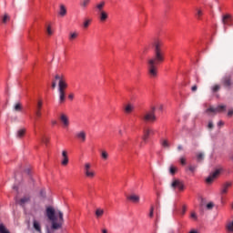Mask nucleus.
I'll list each match as a JSON object with an SVG mask.
<instances>
[{"label": "nucleus", "mask_w": 233, "mask_h": 233, "mask_svg": "<svg viewBox=\"0 0 233 233\" xmlns=\"http://www.w3.org/2000/svg\"><path fill=\"white\" fill-rule=\"evenodd\" d=\"M43 108V100H38L36 104L35 116L36 117H41V109Z\"/></svg>", "instance_id": "ddd939ff"}, {"label": "nucleus", "mask_w": 233, "mask_h": 233, "mask_svg": "<svg viewBox=\"0 0 233 233\" xmlns=\"http://www.w3.org/2000/svg\"><path fill=\"white\" fill-rule=\"evenodd\" d=\"M33 227L36 232H41V224L37 220L33 221Z\"/></svg>", "instance_id": "a878e982"}, {"label": "nucleus", "mask_w": 233, "mask_h": 233, "mask_svg": "<svg viewBox=\"0 0 233 233\" xmlns=\"http://www.w3.org/2000/svg\"><path fill=\"white\" fill-rule=\"evenodd\" d=\"M0 233H10V231L3 224H0Z\"/></svg>", "instance_id": "72a5a7b5"}, {"label": "nucleus", "mask_w": 233, "mask_h": 233, "mask_svg": "<svg viewBox=\"0 0 233 233\" xmlns=\"http://www.w3.org/2000/svg\"><path fill=\"white\" fill-rule=\"evenodd\" d=\"M191 218H192V219H198V215L196 214V212H192L191 213Z\"/></svg>", "instance_id": "de8ad7c7"}, {"label": "nucleus", "mask_w": 233, "mask_h": 233, "mask_svg": "<svg viewBox=\"0 0 233 233\" xmlns=\"http://www.w3.org/2000/svg\"><path fill=\"white\" fill-rule=\"evenodd\" d=\"M46 32L48 35H52V28L50 27V25L47 26Z\"/></svg>", "instance_id": "c03bdc74"}, {"label": "nucleus", "mask_w": 233, "mask_h": 233, "mask_svg": "<svg viewBox=\"0 0 233 233\" xmlns=\"http://www.w3.org/2000/svg\"><path fill=\"white\" fill-rule=\"evenodd\" d=\"M227 228L228 232H233V221L228 224Z\"/></svg>", "instance_id": "c9c22d12"}, {"label": "nucleus", "mask_w": 233, "mask_h": 233, "mask_svg": "<svg viewBox=\"0 0 233 233\" xmlns=\"http://www.w3.org/2000/svg\"><path fill=\"white\" fill-rule=\"evenodd\" d=\"M62 157L68 158V153L66 150L62 151Z\"/></svg>", "instance_id": "a18cd8bd"}, {"label": "nucleus", "mask_w": 233, "mask_h": 233, "mask_svg": "<svg viewBox=\"0 0 233 233\" xmlns=\"http://www.w3.org/2000/svg\"><path fill=\"white\" fill-rule=\"evenodd\" d=\"M13 110L15 112H21V110H23V105L20 102H17L15 104Z\"/></svg>", "instance_id": "4be33fe9"}, {"label": "nucleus", "mask_w": 233, "mask_h": 233, "mask_svg": "<svg viewBox=\"0 0 233 233\" xmlns=\"http://www.w3.org/2000/svg\"><path fill=\"white\" fill-rule=\"evenodd\" d=\"M157 156H161V152L160 151H157Z\"/></svg>", "instance_id": "680f3d73"}, {"label": "nucleus", "mask_w": 233, "mask_h": 233, "mask_svg": "<svg viewBox=\"0 0 233 233\" xmlns=\"http://www.w3.org/2000/svg\"><path fill=\"white\" fill-rule=\"evenodd\" d=\"M49 141H50V140L48 139V137H42V143H45V145H47V143H48Z\"/></svg>", "instance_id": "a19ab883"}, {"label": "nucleus", "mask_w": 233, "mask_h": 233, "mask_svg": "<svg viewBox=\"0 0 233 233\" xmlns=\"http://www.w3.org/2000/svg\"><path fill=\"white\" fill-rule=\"evenodd\" d=\"M142 121L145 123H154L157 121V117L156 116V106H152L149 111H147L142 116Z\"/></svg>", "instance_id": "20e7f679"}, {"label": "nucleus", "mask_w": 233, "mask_h": 233, "mask_svg": "<svg viewBox=\"0 0 233 233\" xmlns=\"http://www.w3.org/2000/svg\"><path fill=\"white\" fill-rule=\"evenodd\" d=\"M153 56L147 59V72L150 77H157V66L165 63V44L163 40L155 39L151 43Z\"/></svg>", "instance_id": "f257e3e1"}, {"label": "nucleus", "mask_w": 233, "mask_h": 233, "mask_svg": "<svg viewBox=\"0 0 233 233\" xmlns=\"http://www.w3.org/2000/svg\"><path fill=\"white\" fill-rule=\"evenodd\" d=\"M232 187V181H227L221 185L220 187V196H226V194H228V188Z\"/></svg>", "instance_id": "6e6552de"}, {"label": "nucleus", "mask_w": 233, "mask_h": 233, "mask_svg": "<svg viewBox=\"0 0 233 233\" xmlns=\"http://www.w3.org/2000/svg\"><path fill=\"white\" fill-rule=\"evenodd\" d=\"M52 125H57V121L53 120V121H52Z\"/></svg>", "instance_id": "4d7b16f0"}, {"label": "nucleus", "mask_w": 233, "mask_h": 233, "mask_svg": "<svg viewBox=\"0 0 233 233\" xmlns=\"http://www.w3.org/2000/svg\"><path fill=\"white\" fill-rule=\"evenodd\" d=\"M222 23H223L224 26H227V25H229V23H230V15H223Z\"/></svg>", "instance_id": "aec40b11"}, {"label": "nucleus", "mask_w": 233, "mask_h": 233, "mask_svg": "<svg viewBox=\"0 0 233 233\" xmlns=\"http://www.w3.org/2000/svg\"><path fill=\"white\" fill-rule=\"evenodd\" d=\"M160 145L163 147V148H170V143L167 139H161Z\"/></svg>", "instance_id": "393cba45"}, {"label": "nucleus", "mask_w": 233, "mask_h": 233, "mask_svg": "<svg viewBox=\"0 0 233 233\" xmlns=\"http://www.w3.org/2000/svg\"><path fill=\"white\" fill-rule=\"evenodd\" d=\"M179 161L181 165L183 166L187 165V158H185V157H181Z\"/></svg>", "instance_id": "e433bc0d"}, {"label": "nucleus", "mask_w": 233, "mask_h": 233, "mask_svg": "<svg viewBox=\"0 0 233 233\" xmlns=\"http://www.w3.org/2000/svg\"><path fill=\"white\" fill-rule=\"evenodd\" d=\"M177 150H178V152H181V150H183V146L178 145L177 146Z\"/></svg>", "instance_id": "864d4df0"}, {"label": "nucleus", "mask_w": 233, "mask_h": 233, "mask_svg": "<svg viewBox=\"0 0 233 233\" xmlns=\"http://www.w3.org/2000/svg\"><path fill=\"white\" fill-rule=\"evenodd\" d=\"M84 174L88 179H94L96 177V171L92 169V164L86 163L84 165Z\"/></svg>", "instance_id": "39448f33"}, {"label": "nucleus", "mask_w": 233, "mask_h": 233, "mask_svg": "<svg viewBox=\"0 0 233 233\" xmlns=\"http://www.w3.org/2000/svg\"><path fill=\"white\" fill-rule=\"evenodd\" d=\"M211 90H212L213 94H216V92H219V90H221V86L216 84L215 86H213L211 87Z\"/></svg>", "instance_id": "c756f323"}, {"label": "nucleus", "mask_w": 233, "mask_h": 233, "mask_svg": "<svg viewBox=\"0 0 233 233\" xmlns=\"http://www.w3.org/2000/svg\"><path fill=\"white\" fill-rule=\"evenodd\" d=\"M158 110H163V105H160V106H158Z\"/></svg>", "instance_id": "6e6d98bb"}, {"label": "nucleus", "mask_w": 233, "mask_h": 233, "mask_svg": "<svg viewBox=\"0 0 233 233\" xmlns=\"http://www.w3.org/2000/svg\"><path fill=\"white\" fill-rule=\"evenodd\" d=\"M90 1H91V0H82V1L80 2V6H81L82 8H86V6H88V5H90Z\"/></svg>", "instance_id": "c85d7f7f"}, {"label": "nucleus", "mask_w": 233, "mask_h": 233, "mask_svg": "<svg viewBox=\"0 0 233 233\" xmlns=\"http://www.w3.org/2000/svg\"><path fill=\"white\" fill-rule=\"evenodd\" d=\"M60 121H62L64 127H68L70 125V122L68 121V116L66 115L62 114L60 116Z\"/></svg>", "instance_id": "dca6fc26"}, {"label": "nucleus", "mask_w": 233, "mask_h": 233, "mask_svg": "<svg viewBox=\"0 0 233 233\" xmlns=\"http://www.w3.org/2000/svg\"><path fill=\"white\" fill-rule=\"evenodd\" d=\"M140 147H143V144H140Z\"/></svg>", "instance_id": "69168bd1"}, {"label": "nucleus", "mask_w": 233, "mask_h": 233, "mask_svg": "<svg viewBox=\"0 0 233 233\" xmlns=\"http://www.w3.org/2000/svg\"><path fill=\"white\" fill-rule=\"evenodd\" d=\"M41 196H43V197L45 196V194H43V191L41 192Z\"/></svg>", "instance_id": "0e129e2a"}, {"label": "nucleus", "mask_w": 233, "mask_h": 233, "mask_svg": "<svg viewBox=\"0 0 233 233\" xmlns=\"http://www.w3.org/2000/svg\"><path fill=\"white\" fill-rule=\"evenodd\" d=\"M46 233H51L50 231H47Z\"/></svg>", "instance_id": "338daca9"}, {"label": "nucleus", "mask_w": 233, "mask_h": 233, "mask_svg": "<svg viewBox=\"0 0 233 233\" xmlns=\"http://www.w3.org/2000/svg\"><path fill=\"white\" fill-rule=\"evenodd\" d=\"M149 218H154V206L150 208Z\"/></svg>", "instance_id": "ea45409f"}, {"label": "nucleus", "mask_w": 233, "mask_h": 233, "mask_svg": "<svg viewBox=\"0 0 233 233\" xmlns=\"http://www.w3.org/2000/svg\"><path fill=\"white\" fill-rule=\"evenodd\" d=\"M68 99H70L71 101L74 100V93L68 95Z\"/></svg>", "instance_id": "8fccbe9b"}, {"label": "nucleus", "mask_w": 233, "mask_h": 233, "mask_svg": "<svg viewBox=\"0 0 233 233\" xmlns=\"http://www.w3.org/2000/svg\"><path fill=\"white\" fill-rule=\"evenodd\" d=\"M154 134H155L154 129L146 127L144 129V136L142 137L143 141L147 142L148 140V137H150V136H154Z\"/></svg>", "instance_id": "9d476101"}, {"label": "nucleus", "mask_w": 233, "mask_h": 233, "mask_svg": "<svg viewBox=\"0 0 233 233\" xmlns=\"http://www.w3.org/2000/svg\"><path fill=\"white\" fill-rule=\"evenodd\" d=\"M223 172V168H218L216 169L213 173H211L208 178L206 179L207 183H212V181H214V179H218V177H219V174H221Z\"/></svg>", "instance_id": "0eeeda50"}, {"label": "nucleus", "mask_w": 233, "mask_h": 233, "mask_svg": "<svg viewBox=\"0 0 233 233\" xmlns=\"http://www.w3.org/2000/svg\"><path fill=\"white\" fill-rule=\"evenodd\" d=\"M30 199H31L30 195H26L23 197L21 199H19L17 203L18 205H20V207H25V205H26L27 203H30Z\"/></svg>", "instance_id": "f8f14e48"}, {"label": "nucleus", "mask_w": 233, "mask_h": 233, "mask_svg": "<svg viewBox=\"0 0 233 233\" xmlns=\"http://www.w3.org/2000/svg\"><path fill=\"white\" fill-rule=\"evenodd\" d=\"M172 188H177L178 190H185V184L179 179H174L171 183Z\"/></svg>", "instance_id": "1a4fd4ad"}, {"label": "nucleus", "mask_w": 233, "mask_h": 233, "mask_svg": "<svg viewBox=\"0 0 233 233\" xmlns=\"http://www.w3.org/2000/svg\"><path fill=\"white\" fill-rule=\"evenodd\" d=\"M25 172H27V174H30V169H27Z\"/></svg>", "instance_id": "e2e57ef3"}, {"label": "nucleus", "mask_w": 233, "mask_h": 233, "mask_svg": "<svg viewBox=\"0 0 233 233\" xmlns=\"http://www.w3.org/2000/svg\"><path fill=\"white\" fill-rule=\"evenodd\" d=\"M225 108H227L225 106H218L217 107H209L206 110V112L207 114H210V112L216 114L217 112H225Z\"/></svg>", "instance_id": "9b49d317"}, {"label": "nucleus", "mask_w": 233, "mask_h": 233, "mask_svg": "<svg viewBox=\"0 0 233 233\" xmlns=\"http://www.w3.org/2000/svg\"><path fill=\"white\" fill-rule=\"evenodd\" d=\"M106 5V3L105 1H101L98 4H96V12H104L105 10H103V8H105V5Z\"/></svg>", "instance_id": "2eb2a0df"}, {"label": "nucleus", "mask_w": 233, "mask_h": 233, "mask_svg": "<svg viewBox=\"0 0 233 233\" xmlns=\"http://www.w3.org/2000/svg\"><path fill=\"white\" fill-rule=\"evenodd\" d=\"M208 127L209 129L214 128V124H213L212 122H208Z\"/></svg>", "instance_id": "09e8293b"}, {"label": "nucleus", "mask_w": 233, "mask_h": 233, "mask_svg": "<svg viewBox=\"0 0 233 233\" xmlns=\"http://www.w3.org/2000/svg\"><path fill=\"white\" fill-rule=\"evenodd\" d=\"M118 134H119L120 136H123V131L120 129V130L118 131Z\"/></svg>", "instance_id": "13d9d810"}, {"label": "nucleus", "mask_w": 233, "mask_h": 233, "mask_svg": "<svg viewBox=\"0 0 233 233\" xmlns=\"http://www.w3.org/2000/svg\"><path fill=\"white\" fill-rule=\"evenodd\" d=\"M25 134H26L25 128H21L16 131V137L17 139H23L25 137Z\"/></svg>", "instance_id": "f3484780"}, {"label": "nucleus", "mask_w": 233, "mask_h": 233, "mask_svg": "<svg viewBox=\"0 0 233 233\" xmlns=\"http://www.w3.org/2000/svg\"><path fill=\"white\" fill-rule=\"evenodd\" d=\"M99 15V19L102 23H105V21H106V19H108V13H106V11H100L98 13Z\"/></svg>", "instance_id": "4468645a"}, {"label": "nucleus", "mask_w": 233, "mask_h": 233, "mask_svg": "<svg viewBox=\"0 0 233 233\" xmlns=\"http://www.w3.org/2000/svg\"><path fill=\"white\" fill-rule=\"evenodd\" d=\"M96 218H101V216H103L105 214V210L101 209V208H97L96 210Z\"/></svg>", "instance_id": "2f4dec72"}, {"label": "nucleus", "mask_w": 233, "mask_h": 233, "mask_svg": "<svg viewBox=\"0 0 233 233\" xmlns=\"http://www.w3.org/2000/svg\"><path fill=\"white\" fill-rule=\"evenodd\" d=\"M208 210H212L214 208V204L212 202H209L207 204Z\"/></svg>", "instance_id": "4c0bfd02"}, {"label": "nucleus", "mask_w": 233, "mask_h": 233, "mask_svg": "<svg viewBox=\"0 0 233 233\" xmlns=\"http://www.w3.org/2000/svg\"><path fill=\"white\" fill-rule=\"evenodd\" d=\"M203 159H205V154H203V153L197 154V161L198 163H201V161H203Z\"/></svg>", "instance_id": "7c9ffc66"}, {"label": "nucleus", "mask_w": 233, "mask_h": 233, "mask_svg": "<svg viewBox=\"0 0 233 233\" xmlns=\"http://www.w3.org/2000/svg\"><path fill=\"white\" fill-rule=\"evenodd\" d=\"M46 214L49 221H51L52 230H59V228H63V225H65L63 211L59 209L56 210L54 208L49 207L46 208Z\"/></svg>", "instance_id": "f03ea898"}, {"label": "nucleus", "mask_w": 233, "mask_h": 233, "mask_svg": "<svg viewBox=\"0 0 233 233\" xmlns=\"http://www.w3.org/2000/svg\"><path fill=\"white\" fill-rule=\"evenodd\" d=\"M59 15H61V17H65V15H66V7L65 5H60Z\"/></svg>", "instance_id": "b1692460"}, {"label": "nucleus", "mask_w": 233, "mask_h": 233, "mask_svg": "<svg viewBox=\"0 0 233 233\" xmlns=\"http://www.w3.org/2000/svg\"><path fill=\"white\" fill-rule=\"evenodd\" d=\"M189 233H198L196 230H191Z\"/></svg>", "instance_id": "052dcab7"}, {"label": "nucleus", "mask_w": 233, "mask_h": 233, "mask_svg": "<svg viewBox=\"0 0 233 233\" xmlns=\"http://www.w3.org/2000/svg\"><path fill=\"white\" fill-rule=\"evenodd\" d=\"M191 90H192V92H196L197 90H198V86H193L192 87H191Z\"/></svg>", "instance_id": "3c124183"}, {"label": "nucleus", "mask_w": 233, "mask_h": 233, "mask_svg": "<svg viewBox=\"0 0 233 233\" xmlns=\"http://www.w3.org/2000/svg\"><path fill=\"white\" fill-rule=\"evenodd\" d=\"M100 156L103 161H106L108 159V152H106V150H101Z\"/></svg>", "instance_id": "bb28decb"}, {"label": "nucleus", "mask_w": 233, "mask_h": 233, "mask_svg": "<svg viewBox=\"0 0 233 233\" xmlns=\"http://www.w3.org/2000/svg\"><path fill=\"white\" fill-rule=\"evenodd\" d=\"M61 163L64 167H66V165H68V158L63 157V160Z\"/></svg>", "instance_id": "58836bf2"}, {"label": "nucleus", "mask_w": 233, "mask_h": 233, "mask_svg": "<svg viewBox=\"0 0 233 233\" xmlns=\"http://www.w3.org/2000/svg\"><path fill=\"white\" fill-rule=\"evenodd\" d=\"M170 174H172V176H174V174H176V167H171L169 169Z\"/></svg>", "instance_id": "79ce46f5"}, {"label": "nucleus", "mask_w": 233, "mask_h": 233, "mask_svg": "<svg viewBox=\"0 0 233 233\" xmlns=\"http://www.w3.org/2000/svg\"><path fill=\"white\" fill-rule=\"evenodd\" d=\"M92 24V18H86L83 22V28L86 29Z\"/></svg>", "instance_id": "5701e85b"}, {"label": "nucleus", "mask_w": 233, "mask_h": 233, "mask_svg": "<svg viewBox=\"0 0 233 233\" xmlns=\"http://www.w3.org/2000/svg\"><path fill=\"white\" fill-rule=\"evenodd\" d=\"M127 199L132 201V203H139V196L137 195H130L127 197Z\"/></svg>", "instance_id": "6ab92c4d"}, {"label": "nucleus", "mask_w": 233, "mask_h": 233, "mask_svg": "<svg viewBox=\"0 0 233 233\" xmlns=\"http://www.w3.org/2000/svg\"><path fill=\"white\" fill-rule=\"evenodd\" d=\"M223 125H225V123L221 120L218 123V127H223Z\"/></svg>", "instance_id": "603ef678"}, {"label": "nucleus", "mask_w": 233, "mask_h": 233, "mask_svg": "<svg viewBox=\"0 0 233 233\" xmlns=\"http://www.w3.org/2000/svg\"><path fill=\"white\" fill-rule=\"evenodd\" d=\"M228 116H233V109H231V110H229L228 112Z\"/></svg>", "instance_id": "5fc2aeb1"}, {"label": "nucleus", "mask_w": 233, "mask_h": 233, "mask_svg": "<svg viewBox=\"0 0 233 233\" xmlns=\"http://www.w3.org/2000/svg\"><path fill=\"white\" fill-rule=\"evenodd\" d=\"M14 188H17L16 187H14Z\"/></svg>", "instance_id": "774afa93"}, {"label": "nucleus", "mask_w": 233, "mask_h": 233, "mask_svg": "<svg viewBox=\"0 0 233 233\" xmlns=\"http://www.w3.org/2000/svg\"><path fill=\"white\" fill-rule=\"evenodd\" d=\"M186 212H187V206H183L182 210H181V215L185 216Z\"/></svg>", "instance_id": "37998d69"}, {"label": "nucleus", "mask_w": 233, "mask_h": 233, "mask_svg": "<svg viewBox=\"0 0 233 233\" xmlns=\"http://www.w3.org/2000/svg\"><path fill=\"white\" fill-rule=\"evenodd\" d=\"M197 17H198V20L201 21V17H203V10L197 9Z\"/></svg>", "instance_id": "f704fd0d"}, {"label": "nucleus", "mask_w": 233, "mask_h": 233, "mask_svg": "<svg viewBox=\"0 0 233 233\" xmlns=\"http://www.w3.org/2000/svg\"><path fill=\"white\" fill-rule=\"evenodd\" d=\"M79 34L77 32H70L68 35L69 41H76L77 39Z\"/></svg>", "instance_id": "412c9836"}, {"label": "nucleus", "mask_w": 233, "mask_h": 233, "mask_svg": "<svg viewBox=\"0 0 233 233\" xmlns=\"http://www.w3.org/2000/svg\"><path fill=\"white\" fill-rule=\"evenodd\" d=\"M221 85L224 86V88H227V90H230L233 86V80L232 76L226 75L221 78Z\"/></svg>", "instance_id": "423d86ee"}, {"label": "nucleus", "mask_w": 233, "mask_h": 233, "mask_svg": "<svg viewBox=\"0 0 233 233\" xmlns=\"http://www.w3.org/2000/svg\"><path fill=\"white\" fill-rule=\"evenodd\" d=\"M76 137L85 143V141H86V133H85V131H80L76 133Z\"/></svg>", "instance_id": "a211bd4d"}, {"label": "nucleus", "mask_w": 233, "mask_h": 233, "mask_svg": "<svg viewBox=\"0 0 233 233\" xmlns=\"http://www.w3.org/2000/svg\"><path fill=\"white\" fill-rule=\"evenodd\" d=\"M132 110H134V106H132L130 104L126 106V107H125L126 114H131Z\"/></svg>", "instance_id": "cd10ccee"}, {"label": "nucleus", "mask_w": 233, "mask_h": 233, "mask_svg": "<svg viewBox=\"0 0 233 233\" xmlns=\"http://www.w3.org/2000/svg\"><path fill=\"white\" fill-rule=\"evenodd\" d=\"M10 19V15L8 14H5L4 16L2 17V23L6 24L8 23V20Z\"/></svg>", "instance_id": "473e14b6"}, {"label": "nucleus", "mask_w": 233, "mask_h": 233, "mask_svg": "<svg viewBox=\"0 0 233 233\" xmlns=\"http://www.w3.org/2000/svg\"><path fill=\"white\" fill-rule=\"evenodd\" d=\"M102 233H108V231L106 229H103Z\"/></svg>", "instance_id": "bf43d9fd"}, {"label": "nucleus", "mask_w": 233, "mask_h": 233, "mask_svg": "<svg viewBox=\"0 0 233 233\" xmlns=\"http://www.w3.org/2000/svg\"><path fill=\"white\" fill-rule=\"evenodd\" d=\"M188 170H190V172H195L196 171V166H189Z\"/></svg>", "instance_id": "49530a36"}, {"label": "nucleus", "mask_w": 233, "mask_h": 233, "mask_svg": "<svg viewBox=\"0 0 233 233\" xmlns=\"http://www.w3.org/2000/svg\"><path fill=\"white\" fill-rule=\"evenodd\" d=\"M58 81V95H59V103H65L66 99V89L68 88V84L66 83V79L65 78V75L56 74L55 76V79L52 81V88L55 90L56 86H57Z\"/></svg>", "instance_id": "7ed1b4c3"}]
</instances>
